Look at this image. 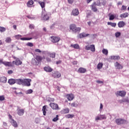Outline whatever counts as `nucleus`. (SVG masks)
I'll return each instance as SVG.
<instances>
[{"mask_svg": "<svg viewBox=\"0 0 129 129\" xmlns=\"http://www.w3.org/2000/svg\"><path fill=\"white\" fill-rule=\"evenodd\" d=\"M48 55L49 57H50V58H54L56 56V53H49Z\"/></svg>", "mask_w": 129, "mask_h": 129, "instance_id": "nucleus-34", "label": "nucleus"}, {"mask_svg": "<svg viewBox=\"0 0 129 129\" xmlns=\"http://www.w3.org/2000/svg\"><path fill=\"white\" fill-rule=\"evenodd\" d=\"M46 60L47 62H51V58H50L49 57H46Z\"/></svg>", "mask_w": 129, "mask_h": 129, "instance_id": "nucleus-57", "label": "nucleus"}, {"mask_svg": "<svg viewBox=\"0 0 129 129\" xmlns=\"http://www.w3.org/2000/svg\"><path fill=\"white\" fill-rule=\"evenodd\" d=\"M86 69L85 68H80L78 70V72L79 73H85V72H86Z\"/></svg>", "mask_w": 129, "mask_h": 129, "instance_id": "nucleus-19", "label": "nucleus"}, {"mask_svg": "<svg viewBox=\"0 0 129 129\" xmlns=\"http://www.w3.org/2000/svg\"><path fill=\"white\" fill-rule=\"evenodd\" d=\"M118 28H123L125 26V23L124 21H119L117 24Z\"/></svg>", "mask_w": 129, "mask_h": 129, "instance_id": "nucleus-14", "label": "nucleus"}, {"mask_svg": "<svg viewBox=\"0 0 129 129\" xmlns=\"http://www.w3.org/2000/svg\"><path fill=\"white\" fill-rule=\"evenodd\" d=\"M72 107H77V106H78V104H77V103L74 102L73 103H72L71 104Z\"/></svg>", "mask_w": 129, "mask_h": 129, "instance_id": "nucleus-41", "label": "nucleus"}, {"mask_svg": "<svg viewBox=\"0 0 129 129\" xmlns=\"http://www.w3.org/2000/svg\"><path fill=\"white\" fill-rule=\"evenodd\" d=\"M111 59L112 60H119L120 59V57H119V56H111Z\"/></svg>", "mask_w": 129, "mask_h": 129, "instance_id": "nucleus-31", "label": "nucleus"}, {"mask_svg": "<svg viewBox=\"0 0 129 129\" xmlns=\"http://www.w3.org/2000/svg\"><path fill=\"white\" fill-rule=\"evenodd\" d=\"M27 45L29 47H33V46H34V44H33V43L31 42H28L27 43Z\"/></svg>", "mask_w": 129, "mask_h": 129, "instance_id": "nucleus-51", "label": "nucleus"}, {"mask_svg": "<svg viewBox=\"0 0 129 129\" xmlns=\"http://www.w3.org/2000/svg\"><path fill=\"white\" fill-rule=\"evenodd\" d=\"M60 37H58L57 36H51V40L52 43H57L60 41Z\"/></svg>", "mask_w": 129, "mask_h": 129, "instance_id": "nucleus-7", "label": "nucleus"}, {"mask_svg": "<svg viewBox=\"0 0 129 129\" xmlns=\"http://www.w3.org/2000/svg\"><path fill=\"white\" fill-rule=\"evenodd\" d=\"M79 15V10L78 9H74L71 13L72 16H78Z\"/></svg>", "mask_w": 129, "mask_h": 129, "instance_id": "nucleus-9", "label": "nucleus"}, {"mask_svg": "<svg viewBox=\"0 0 129 129\" xmlns=\"http://www.w3.org/2000/svg\"><path fill=\"white\" fill-rule=\"evenodd\" d=\"M8 79H7V77H0V82H2V83H7Z\"/></svg>", "mask_w": 129, "mask_h": 129, "instance_id": "nucleus-20", "label": "nucleus"}, {"mask_svg": "<svg viewBox=\"0 0 129 129\" xmlns=\"http://www.w3.org/2000/svg\"><path fill=\"white\" fill-rule=\"evenodd\" d=\"M46 105H44L42 107V111H43V115H46V112L47 110V108H46Z\"/></svg>", "mask_w": 129, "mask_h": 129, "instance_id": "nucleus-28", "label": "nucleus"}, {"mask_svg": "<svg viewBox=\"0 0 129 129\" xmlns=\"http://www.w3.org/2000/svg\"><path fill=\"white\" fill-rule=\"evenodd\" d=\"M102 66H103V63L102 62H99L97 66V68L99 70L102 68Z\"/></svg>", "mask_w": 129, "mask_h": 129, "instance_id": "nucleus-33", "label": "nucleus"}, {"mask_svg": "<svg viewBox=\"0 0 129 129\" xmlns=\"http://www.w3.org/2000/svg\"><path fill=\"white\" fill-rule=\"evenodd\" d=\"M126 94V93L124 91H119L117 92V93L116 94V95H119V96H121V97H124L125 96V95Z\"/></svg>", "mask_w": 129, "mask_h": 129, "instance_id": "nucleus-8", "label": "nucleus"}, {"mask_svg": "<svg viewBox=\"0 0 129 129\" xmlns=\"http://www.w3.org/2000/svg\"><path fill=\"white\" fill-rule=\"evenodd\" d=\"M89 34H86L84 32H83L79 35V37L80 39H82V38H85V37H87L89 36Z\"/></svg>", "mask_w": 129, "mask_h": 129, "instance_id": "nucleus-15", "label": "nucleus"}, {"mask_svg": "<svg viewBox=\"0 0 129 129\" xmlns=\"http://www.w3.org/2000/svg\"><path fill=\"white\" fill-rule=\"evenodd\" d=\"M69 111H70V109H69V108H65L64 109H62L61 112L63 114H66V113H69Z\"/></svg>", "mask_w": 129, "mask_h": 129, "instance_id": "nucleus-21", "label": "nucleus"}, {"mask_svg": "<svg viewBox=\"0 0 129 129\" xmlns=\"http://www.w3.org/2000/svg\"><path fill=\"white\" fill-rule=\"evenodd\" d=\"M38 4L40 5L41 9H44V8H45V2H39Z\"/></svg>", "mask_w": 129, "mask_h": 129, "instance_id": "nucleus-38", "label": "nucleus"}, {"mask_svg": "<svg viewBox=\"0 0 129 129\" xmlns=\"http://www.w3.org/2000/svg\"><path fill=\"white\" fill-rule=\"evenodd\" d=\"M29 27L30 28V29H34L35 28V26L33 24H30L29 26Z\"/></svg>", "mask_w": 129, "mask_h": 129, "instance_id": "nucleus-54", "label": "nucleus"}, {"mask_svg": "<svg viewBox=\"0 0 129 129\" xmlns=\"http://www.w3.org/2000/svg\"><path fill=\"white\" fill-rule=\"evenodd\" d=\"M4 62L5 61H4L3 59H0V65L1 64H4Z\"/></svg>", "mask_w": 129, "mask_h": 129, "instance_id": "nucleus-62", "label": "nucleus"}, {"mask_svg": "<svg viewBox=\"0 0 129 129\" xmlns=\"http://www.w3.org/2000/svg\"><path fill=\"white\" fill-rule=\"evenodd\" d=\"M35 52H36L37 53H41V50H40L39 49H36L35 50Z\"/></svg>", "mask_w": 129, "mask_h": 129, "instance_id": "nucleus-55", "label": "nucleus"}, {"mask_svg": "<svg viewBox=\"0 0 129 129\" xmlns=\"http://www.w3.org/2000/svg\"><path fill=\"white\" fill-rule=\"evenodd\" d=\"M117 5H118V6H120V5H122V3H121V2H118Z\"/></svg>", "mask_w": 129, "mask_h": 129, "instance_id": "nucleus-64", "label": "nucleus"}, {"mask_svg": "<svg viewBox=\"0 0 129 129\" xmlns=\"http://www.w3.org/2000/svg\"><path fill=\"white\" fill-rule=\"evenodd\" d=\"M49 105L52 109H54L55 110H59L60 109L59 106L56 103H51L49 104Z\"/></svg>", "mask_w": 129, "mask_h": 129, "instance_id": "nucleus-5", "label": "nucleus"}, {"mask_svg": "<svg viewBox=\"0 0 129 129\" xmlns=\"http://www.w3.org/2000/svg\"><path fill=\"white\" fill-rule=\"evenodd\" d=\"M90 50L92 51V52H95V46L94 45H91L90 46Z\"/></svg>", "mask_w": 129, "mask_h": 129, "instance_id": "nucleus-35", "label": "nucleus"}, {"mask_svg": "<svg viewBox=\"0 0 129 129\" xmlns=\"http://www.w3.org/2000/svg\"><path fill=\"white\" fill-rule=\"evenodd\" d=\"M27 5L28 8H31V6L34 5V1H33V0H30L27 2Z\"/></svg>", "mask_w": 129, "mask_h": 129, "instance_id": "nucleus-23", "label": "nucleus"}, {"mask_svg": "<svg viewBox=\"0 0 129 129\" xmlns=\"http://www.w3.org/2000/svg\"><path fill=\"white\" fill-rule=\"evenodd\" d=\"M12 63L13 64H15L17 66H19V65H21L22 64V61L20 59L17 58L16 60H13Z\"/></svg>", "mask_w": 129, "mask_h": 129, "instance_id": "nucleus-13", "label": "nucleus"}, {"mask_svg": "<svg viewBox=\"0 0 129 129\" xmlns=\"http://www.w3.org/2000/svg\"><path fill=\"white\" fill-rule=\"evenodd\" d=\"M5 42H6V43H10V42H12V39H11V37H7Z\"/></svg>", "mask_w": 129, "mask_h": 129, "instance_id": "nucleus-44", "label": "nucleus"}, {"mask_svg": "<svg viewBox=\"0 0 129 129\" xmlns=\"http://www.w3.org/2000/svg\"><path fill=\"white\" fill-rule=\"evenodd\" d=\"M32 38L23 37L21 38L20 40H22V41H29L30 40H32Z\"/></svg>", "mask_w": 129, "mask_h": 129, "instance_id": "nucleus-37", "label": "nucleus"}, {"mask_svg": "<svg viewBox=\"0 0 129 129\" xmlns=\"http://www.w3.org/2000/svg\"><path fill=\"white\" fill-rule=\"evenodd\" d=\"M100 118L101 120L102 119H106V117L105 116V115H101Z\"/></svg>", "mask_w": 129, "mask_h": 129, "instance_id": "nucleus-46", "label": "nucleus"}, {"mask_svg": "<svg viewBox=\"0 0 129 129\" xmlns=\"http://www.w3.org/2000/svg\"><path fill=\"white\" fill-rule=\"evenodd\" d=\"M8 83L10 85H13L15 84V83H17V84H19V79H10L8 80Z\"/></svg>", "mask_w": 129, "mask_h": 129, "instance_id": "nucleus-6", "label": "nucleus"}, {"mask_svg": "<svg viewBox=\"0 0 129 129\" xmlns=\"http://www.w3.org/2000/svg\"><path fill=\"white\" fill-rule=\"evenodd\" d=\"M66 118H72L74 117V114H69L66 115Z\"/></svg>", "mask_w": 129, "mask_h": 129, "instance_id": "nucleus-39", "label": "nucleus"}, {"mask_svg": "<svg viewBox=\"0 0 129 129\" xmlns=\"http://www.w3.org/2000/svg\"><path fill=\"white\" fill-rule=\"evenodd\" d=\"M128 16H129L128 13L126 12L125 13H123L121 14L120 16V17L121 18V19H123L124 18H127Z\"/></svg>", "mask_w": 129, "mask_h": 129, "instance_id": "nucleus-24", "label": "nucleus"}, {"mask_svg": "<svg viewBox=\"0 0 129 129\" xmlns=\"http://www.w3.org/2000/svg\"><path fill=\"white\" fill-rule=\"evenodd\" d=\"M58 117L59 116L57 115L55 117L53 118V119H52V121H57V120L59 119V118H58Z\"/></svg>", "mask_w": 129, "mask_h": 129, "instance_id": "nucleus-48", "label": "nucleus"}, {"mask_svg": "<svg viewBox=\"0 0 129 129\" xmlns=\"http://www.w3.org/2000/svg\"><path fill=\"white\" fill-rule=\"evenodd\" d=\"M85 49L88 50H90V46H89V45H87L85 46Z\"/></svg>", "mask_w": 129, "mask_h": 129, "instance_id": "nucleus-53", "label": "nucleus"}, {"mask_svg": "<svg viewBox=\"0 0 129 129\" xmlns=\"http://www.w3.org/2000/svg\"><path fill=\"white\" fill-rule=\"evenodd\" d=\"M62 62V61L61 60H58V61H57L56 62V64H57L58 65V64H61V63Z\"/></svg>", "mask_w": 129, "mask_h": 129, "instance_id": "nucleus-60", "label": "nucleus"}, {"mask_svg": "<svg viewBox=\"0 0 129 129\" xmlns=\"http://www.w3.org/2000/svg\"><path fill=\"white\" fill-rule=\"evenodd\" d=\"M8 116H9L10 119H11V121H12V120H14V119H13V116H11V115L10 114H9L8 115Z\"/></svg>", "mask_w": 129, "mask_h": 129, "instance_id": "nucleus-52", "label": "nucleus"}, {"mask_svg": "<svg viewBox=\"0 0 129 129\" xmlns=\"http://www.w3.org/2000/svg\"><path fill=\"white\" fill-rule=\"evenodd\" d=\"M26 94H31L33 93V90L29 89L25 92Z\"/></svg>", "mask_w": 129, "mask_h": 129, "instance_id": "nucleus-40", "label": "nucleus"}, {"mask_svg": "<svg viewBox=\"0 0 129 129\" xmlns=\"http://www.w3.org/2000/svg\"><path fill=\"white\" fill-rule=\"evenodd\" d=\"M118 102H119V103H122V102H127V103H128L129 101H128V99L127 98H126L122 99V100H119L118 101Z\"/></svg>", "mask_w": 129, "mask_h": 129, "instance_id": "nucleus-25", "label": "nucleus"}, {"mask_svg": "<svg viewBox=\"0 0 129 129\" xmlns=\"http://www.w3.org/2000/svg\"><path fill=\"white\" fill-rule=\"evenodd\" d=\"M4 65L8 66V67H13V66H14V64L12 62L9 61H4Z\"/></svg>", "mask_w": 129, "mask_h": 129, "instance_id": "nucleus-16", "label": "nucleus"}, {"mask_svg": "<svg viewBox=\"0 0 129 129\" xmlns=\"http://www.w3.org/2000/svg\"><path fill=\"white\" fill-rule=\"evenodd\" d=\"M25 113V110L23 109H19L17 110V114L18 115H23Z\"/></svg>", "mask_w": 129, "mask_h": 129, "instance_id": "nucleus-18", "label": "nucleus"}, {"mask_svg": "<svg viewBox=\"0 0 129 129\" xmlns=\"http://www.w3.org/2000/svg\"><path fill=\"white\" fill-rule=\"evenodd\" d=\"M42 60H43L42 56L40 55H36L35 59L32 60V63L36 66H39V65H41V62L42 61Z\"/></svg>", "mask_w": 129, "mask_h": 129, "instance_id": "nucleus-2", "label": "nucleus"}, {"mask_svg": "<svg viewBox=\"0 0 129 129\" xmlns=\"http://www.w3.org/2000/svg\"><path fill=\"white\" fill-rule=\"evenodd\" d=\"M126 10V7L124 5L122 6L121 8V11H125Z\"/></svg>", "mask_w": 129, "mask_h": 129, "instance_id": "nucleus-50", "label": "nucleus"}, {"mask_svg": "<svg viewBox=\"0 0 129 129\" xmlns=\"http://www.w3.org/2000/svg\"><path fill=\"white\" fill-rule=\"evenodd\" d=\"M5 99L6 98H5V96H0V101H4V100H5Z\"/></svg>", "mask_w": 129, "mask_h": 129, "instance_id": "nucleus-47", "label": "nucleus"}, {"mask_svg": "<svg viewBox=\"0 0 129 129\" xmlns=\"http://www.w3.org/2000/svg\"><path fill=\"white\" fill-rule=\"evenodd\" d=\"M10 122L13 126H14V127H18V123H17V121H16V120H12L10 121Z\"/></svg>", "mask_w": 129, "mask_h": 129, "instance_id": "nucleus-22", "label": "nucleus"}, {"mask_svg": "<svg viewBox=\"0 0 129 129\" xmlns=\"http://www.w3.org/2000/svg\"><path fill=\"white\" fill-rule=\"evenodd\" d=\"M80 31H81V27H77L76 26V28H75L74 31V33H80Z\"/></svg>", "mask_w": 129, "mask_h": 129, "instance_id": "nucleus-27", "label": "nucleus"}, {"mask_svg": "<svg viewBox=\"0 0 129 129\" xmlns=\"http://www.w3.org/2000/svg\"><path fill=\"white\" fill-rule=\"evenodd\" d=\"M77 63H78V62L76 60H74V61H73V64L74 65H77Z\"/></svg>", "mask_w": 129, "mask_h": 129, "instance_id": "nucleus-59", "label": "nucleus"}, {"mask_svg": "<svg viewBox=\"0 0 129 129\" xmlns=\"http://www.w3.org/2000/svg\"><path fill=\"white\" fill-rule=\"evenodd\" d=\"M76 27V25L75 24H71L70 25V29L71 30L72 32L74 31Z\"/></svg>", "mask_w": 129, "mask_h": 129, "instance_id": "nucleus-30", "label": "nucleus"}, {"mask_svg": "<svg viewBox=\"0 0 129 129\" xmlns=\"http://www.w3.org/2000/svg\"><path fill=\"white\" fill-rule=\"evenodd\" d=\"M109 15L110 14H109V20L110 21H113V20H114V19L115 18V16L113 14H112L111 15Z\"/></svg>", "mask_w": 129, "mask_h": 129, "instance_id": "nucleus-36", "label": "nucleus"}, {"mask_svg": "<svg viewBox=\"0 0 129 129\" xmlns=\"http://www.w3.org/2000/svg\"><path fill=\"white\" fill-rule=\"evenodd\" d=\"M52 75L54 78H60L61 77V73L58 72H54L52 73Z\"/></svg>", "mask_w": 129, "mask_h": 129, "instance_id": "nucleus-10", "label": "nucleus"}, {"mask_svg": "<svg viewBox=\"0 0 129 129\" xmlns=\"http://www.w3.org/2000/svg\"><path fill=\"white\" fill-rule=\"evenodd\" d=\"M6 28L0 26V32L1 33H4V32H6Z\"/></svg>", "mask_w": 129, "mask_h": 129, "instance_id": "nucleus-43", "label": "nucleus"}, {"mask_svg": "<svg viewBox=\"0 0 129 129\" xmlns=\"http://www.w3.org/2000/svg\"><path fill=\"white\" fill-rule=\"evenodd\" d=\"M31 81H32V80L29 79H19L18 83L19 85H24V86H31Z\"/></svg>", "mask_w": 129, "mask_h": 129, "instance_id": "nucleus-1", "label": "nucleus"}, {"mask_svg": "<svg viewBox=\"0 0 129 129\" xmlns=\"http://www.w3.org/2000/svg\"><path fill=\"white\" fill-rule=\"evenodd\" d=\"M68 2L69 4H71L72 5V4H73V2H74V0H68Z\"/></svg>", "mask_w": 129, "mask_h": 129, "instance_id": "nucleus-56", "label": "nucleus"}, {"mask_svg": "<svg viewBox=\"0 0 129 129\" xmlns=\"http://www.w3.org/2000/svg\"><path fill=\"white\" fill-rule=\"evenodd\" d=\"M8 74H13V71L9 70V71H8Z\"/></svg>", "mask_w": 129, "mask_h": 129, "instance_id": "nucleus-61", "label": "nucleus"}, {"mask_svg": "<svg viewBox=\"0 0 129 129\" xmlns=\"http://www.w3.org/2000/svg\"><path fill=\"white\" fill-rule=\"evenodd\" d=\"M97 83L100 84L103 83V82H102L101 81H97Z\"/></svg>", "mask_w": 129, "mask_h": 129, "instance_id": "nucleus-63", "label": "nucleus"}, {"mask_svg": "<svg viewBox=\"0 0 129 129\" xmlns=\"http://www.w3.org/2000/svg\"><path fill=\"white\" fill-rule=\"evenodd\" d=\"M15 37L16 38V39H17V40H20V38H22V35L20 34L16 35H15Z\"/></svg>", "mask_w": 129, "mask_h": 129, "instance_id": "nucleus-45", "label": "nucleus"}, {"mask_svg": "<svg viewBox=\"0 0 129 129\" xmlns=\"http://www.w3.org/2000/svg\"><path fill=\"white\" fill-rule=\"evenodd\" d=\"M114 66L116 68V69H118L119 70V69H122V68H123V66H122V64H121L120 63H118V62L116 61L115 63H114Z\"/></svg>", "mask_w": 129, "mask_h": 129, "instance_id": "nucleus-11", "label": "nucleus"}, {"mask_svg": "<svg viewBox=\"0 0 129 129\" xmlns=\"http://www.w3.org/2000/svg\"><path fill=\"white\" fill-rule=\"evenodd\" d=\"M107 25L108 26H111V27H113V28H115L116 27V23H112V22H107Z\"/></svg>", "mask_w": 129, "mask_h": 129, "instance_id": "nucleus-29", "label": "nucleus"}, {"mask_svg": "<svg viewBox=\"0 0 129 129\" xmlns=\"http://www.w3.org/2000/svg\"><path fill=\"white\" fill-rule=\"evenodd\" d=\"M44 70L46 72L50 73L53 71V69H51V67H45L44 68Z\"/></svg>", "mask_w": 129, "mask_h": 129, "instance_id": "nucleus-17", "label": "nucleus"}, {"mask_svg": "<svg viewBox=\"0 0 129 129\" xmlns=\"http://www.w3.org/2000/svg\"><path fill=\"white\" fill-rule=\"evenodd\" d=\"M49 19H50V17H49V16L47 14H44L42 18V20L44 21H48Z\"/></svg>", "mask_w": 129, "mask_h": 129, "instance_id": "nucleus-26", "label": "nucleus"}, {"mask_svg": "<svg viewBox=\"0 0 129 129\" xmlns=\"http://www.w3.org/2000/svg\"><path fill=\"white\" fill-rule=\"evenodd\" d=\"M71 47L74 49H79V45L78 44H71Z\"/></svg>", "mask_w": 129, "mask_h": 129, "instance_id": "nucleus-32", "label": "nucleus"}, {"mask_svg": "<svg viewBox=\"0 0 129 129\" xmlns=\"http://www.w3.org/2000/svg\"><path fill=\"white\" fill-rule=\"evenodd\" d=\"M102 53L104 55H107V54H108V50H107V49H103Z\"/></svg>", "mask_w": 129, "mask_h": 129, "instance_id": "nucleus-42", "label": "nucleus"}, {"mask_svg": "<svg viewBox=\"0 0 129 129\" xmlns=\"http://www.w3.org/2000/svg\"><path fill=\"white\" fill-rule=\"evenodd\" d=\"M67 98L69 100V101H71L73 100V99L75 98L74 95L73 94H68L66 95Z\"/></svg>", "mask_w": 129, "mask_h": 129, "instance_id": "nucleus-12", "label": "nucleus"}, {"mask_svg": "<svg viewBox=\"0 0 129 129\" xmlns=\"http://www.w3.org/2000/svg\"><path fill=\"white\" fill-rule=\"evenodd\" d=\"M95 120H101L100 117H99V116H97V117L95 118Z\"/></svg>", "mask_w": 129, "mask_h": 129, "instance_id": "nucleus-58", "label": "nucleus"}, {"mask_svg": "<svg viewBox=\"0 0 129 129\" xmlns=\"http://www.w3.org/2000/svg\"><path fill=\"white\" fill-rule=\"evenodd\" d=\"M101 5V3L100 1H99L97 4H96V2H94L93 4L91 5V9L93 12H94V13H96V12H97L98 10L96 8V6L98 7L100 6Z\"/></svg>", "mask_w": 129, "mask_h": 129, "instance_id": "nucleus-3", "label": "nucleus"}, {"mask_svg": "<svg viewBox=\"0 0 129 129\" xmlns=\"http://www.w3.org/2000/svg\"><path fill=\"white\" fill-rule=\"evenodd\" d=\"M115 121L118 125H120V124H124V123H126V120L122 118H118L115 120Z\"/></svg>", "mask_w": 129, "mask_h": 129, "instance_id": "nucleus-4", "label": "nucleus"}, {"mask_svg": "<svg viewBox=\"0 0 129 129\" xmlns=\"http://www.w3.org/2000/svg\"><path fill=\"white\" fill-rule=\"evenodd\" d=\"M115 36L116 37V38H118V37H119V36H120V32H116L115 34Z\"/></svg>", "mask_w": 129, "mask_h": 129, "instance_id": "nucleus-49", "label": "nucleus"}]
</instances>
